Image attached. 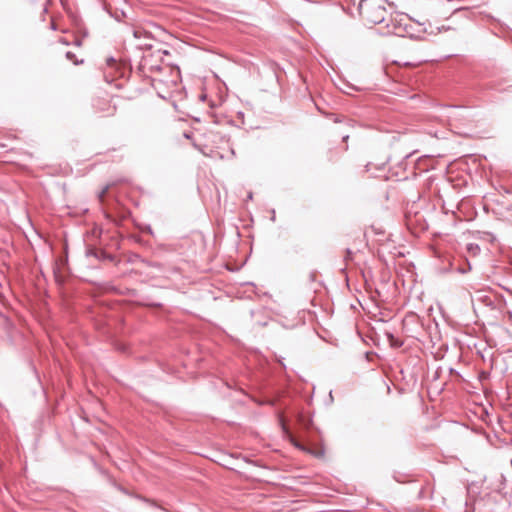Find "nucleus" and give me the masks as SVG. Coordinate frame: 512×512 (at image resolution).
I'll return each instance as SVG.
<instances>
[{
	"label": "nucleus",
	"instance_id": "obj_1",
	"mask_svg": "<svg viewBox=\"0 0 512 512\" xmlns=\"http://www.w3.org/2000/svg\"><path fill=\"white\" fill-rule=\"evenodd\" d=\"M359 13L367 24H379L384 21L387 10L384 0H361Z\"/></svg>",
	"mask_w": 512,
	"mask_h": 512
},
{
	"label": "nucleus",
	"instance_id": "obj_2",
	"mask_svg": "<svg viewBox=\"0 0 512 512\" xmlns=\"http://www.w3.org/2000/svg\"><path fill=\"white\" fill-rule=\"evenodd\" d=\"M279 423L281 425V428H282V431L284 432L285 434V437L289 439V441L298 449L306 452V453H309V454H312L314 455L315 457L317 458H323L324 455H325V450L323 447H319V448H316V449H311V448H307L305 446H303L302 444H300L294 437L293 435L291 434V432L289 431L286 423H285V420L282 416L279 417Z\"/></svg>",
	"mask_w": 512,
	"mask_h": 512
},
{
	"label": "nucleus",
	"instance_id": "obj_3",
	"mask_svg": "<svg viewBox=\"0 0 512 512\" xmlns=\"http://www.w3.org/2000/svg\"><path fill=\"white\" fill-rule=\"evenodd\" d=\"M96 108L105 116H113L116 113V106L111 105L109 101H98Z\"/></svg>",
	"mask_w": 512,
	"mask_h": 512
},
{
	"label": "nucleus",
	"instance_id": "obj_4",
	"mask_svg": "<svg viewBox=\"0 0 512 512\" xmlns=\"http://www.w3.org/2000/svg\"><path fill=\"white\" fill-rule=\"evenodd\" d=\"M108 190H109V187H108V186H106V187L101 191V193L99 194V199H100V201H103V199H104V197H105L106 193L108 192Z\"/></svg>",
	"mask_w": 512,
	"mask_h": 512
},
{
	"label": "nucleus",
	"instance_id": "obj_5",
	"mask_svg": "<svg viewBox=\"0 0 512 512\" xmlns=\"http://www.w3.org/2000/svg\"><path fill=\"white\" fill-rule=\"evenodd\" d=\"M153 81H154V83H155V87H156L157 89H159V87H158L157 85H158V84H161V83L163 82V81H162V79H154Z\"/></svg>",
	"mask_w": 512,
	"mask_h": 512
},
{
	"label": "nucleus",
	"instance_id": "obj_6",
	"mask_svg": "<svg viewBox=\"0 0 512 512\" xmlns=\"http://www.w3.org/2000/svg\"><path fill=\"white\" fill-rule=\"evenodd\" d=\"M511 466H512V459H511Z\"/></svg>",
	"mask_w": 512,
	"mask_h": 512
}]
</instances>
